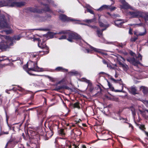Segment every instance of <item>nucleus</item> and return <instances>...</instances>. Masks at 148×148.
Wrapping results in <instances>:
<instances>
[{"label": "nucleus", "instance_id": "obj_1", "mask_svg": "<svg viewBox=\"0 0 148 148\" xmlns=\"http://www.w3.org/2000/svg\"><path fill=\"white\" fill-rule=\"evenodd\" d=\"M21 36L20 35L15 36L13 38L6 36L5 35L0 34V38L2 40L5 39L4 40H2L0 43V49H5L10 47L13 45V42L15 40H19Z\"/></svg>", "mask_w": 148, "mask_h": 148}, {"label": "nucleus", "instance_id": "obj_2", "mask_svg": "<svg viewBox=\"0 0 148 148\" xmlns=\"http://www.w3.org/2000/svg\"><path fill=\"white\" fill-rule=\"evenodd\" d=\"M43 2H41V4L45 5V8L44 9L39 10L38 9L34 8H28V10L34 13H41L44 11H49L50 10L49 8L47 5H46L44 3H52L53 2L51 0H42Z\"/></svg>", "mask_w": 148, "mask_h": 148}, {"label": "nucleus", "instance_id": "obj_3", "mask_svg": "<svg viewBox=\"0 0 148 148\" xmlns=\"http://www.w3.org/2000/svg\"><path fill=\"white\" fill-rule=\"evenodd\" d=\"M66 34L68 37L67 40L69 42H73V40H77L81 39V36L76 33L67 31H62L58 33Z\"/></svg>", "mask_w": 148, "mask_h": 148}, {"label": "nucleus", "instance_id": "obj_4", "mask_svg": "<svg viewBox=\"0 0 148 148\" xmlns=\"http://www.w3.org/2000/svg\"><path fill=\"white\" fill-rule=\"evenodd\" d=\"M29 65H23V68L29 75L33 76H39L32 73V71L38 72H42L45 71L43 68H40L38 65H34L33 67L31 68L28 67Z\"/></svg>", "mask_w": 148, "mask_h": 148}, {"label": "nucleus", "instance_id": "obj_5", "mask_svg": "<svg viewBox=\"0 0 148 148\" xmlns=\"http://www.w3.org/2000/svg\"><path fill=\"white\" fill-rule=\"evenodd\" d=\"M36 40L38 41V46L39 47L41 48L45 49L46 51H40V52H43L44 53L41 55H44L45 54H47L49 52V51L48 50V47L45 44V43L44 41H42V42L41 40H40L39 38H36Z\"/></svg>", "mask_w": 148, "mask_h": 148}, {"label": "nucleus", "instance_id": "obj_6", "mask_svg": "<svg viewBox=\"0 0 148 148\" xmlns=\"http://www.w3.org/2000/svg\"><path fill=\"white\" fill-rule=\"evenodd\" d=\"M36 110L38 119L43 121L46 117V112L44 111L42 108H38Z\"/></svg>", "mask_w": 148, "mask_h": 148}, {"label": "nucleus", "instance_id": "obj_7", "mask_svg": "<svg viewBox=\"0 0 148 148\" xmlns=\"http://www.w3.org/2000/svg\"><path fill=\"white\" fill-rule=\"evenodd\" d=\"M59 122L58 121L55 122H53L52 124H49V127L51 133L50 136H51L53 134V131L56 129H58L59 128Z\"/></svg>", "mask_w": 148, "mask_h": 148}, {"label": "nucleus", "instance_id": "obj_8", "mask_svg": "<svg viewBox=\"0 0 148 148\" xmlns=\"http://www.w3.org/2000/svg\"><path fill=\"white\" fill-rule=\"evenodd\" d=\"M60 19L62 21H77L74 19L70 17H68L66 15L62 14H60L59 16Z\"/></svg>", "mask_w": 148, "mask_h": 148}, {"label": "nucleus", "instance_id": "obj_9", "mask_svg": "<svg viewBox=\"0 0 148 148\" xmlns=\"http://www.w3.org/2000/svg\"><path fill=\"white\" fill-rule=\"evenodd\" d=\"M99 26L100 27H105V28L101 30H99V29H97V34L99 37H100V35L101 36L103 31L106 30V28L108 27V25L104 24L103 23L100 22H99Z\"/></svg>", "mask_w": 148, "mask_h": 148}, {"label": "nucleus", "instance_id": "obj_10", "mask_svg": "<svg viewBox=\"0 0 148 148\" xmlns=\"http://www.w3.org/2000/svg\"><path fill=\"white\" fill-rule=\"evenodd\" d=\"M119 2L122 4V5H120L121 8L124 9H132V8L128 3L125 1V0H120Z\"/></svg>", "mask_w": 148, "mask_h": 148}, {"label": "nucleus", "instance_id": "obj_11", "mask_svg": "<svg viewBox=\"0 0 148 148\" xmlns=\"http://www.w3.org/2000/svg\"><path fill=\"white\" fill-rule=\"evenodd\" d=\"M105 8L110 9V11H113L115 10L116 9V8L115 7H112L111 5H104L102 6L98 10H101Z\"/></svg>", "mask_w": 148, "mask_h": 148}, {"label": "nucleus", "instance_id": "obj_12", "mask_svg": "<svg viewBox=\"0 0 148 148\" xmlns=\"http://www.w3.org/2000/svg\"><path fill=\"white\" fill-rule=\"evenodd\" d=\"M141 12L138 11H136L129 12V13L132 18L140 17Z\"/></svg>", "mask_w": 148, "mask_h": 148}, {"label": "nucleus", "instance_id": "obj_13", "mask_svg": "<svg viewBox=\"0 0 148 148\" xmlns=\"http://www.w3.org/2000/svg\"><path fill=\"white\" fill-rule=\"evenodd\" d=\"M127 60L130 63L133 64H139L140 65H142L140 64L139 61L136 60L135 58L133 57L128 58L127 59Z\"/></svg>", "mask_w": 148, "mask_h": 148}, {"label": "nucleus", "instance_id": "obj_14", "mask_svg": "<svg viewBox=\"0 0 148 148\" xmlns=\"http://www.w3.org/2000/svg\"><path fill=\"white\" fill-rule=\"evenodd\" d=\"M69 106L71 109L77 108L78 109H80V108L79 106V103L78 101H77L74 103H73L70 102L69 104Z\"/></svg>", "mask_w": 148, "mask_h": 148}, {"label": "nucleus", "instance_id": "obj_15", "mask_svg": "<svg viewBox=\"0 0 148 148\" xmlns=\"http://www.w3.org/2000/svg\"><path fill=\"white\" fill-rule=\"evenodd\" d=\"M127 21L126 20H122L119 19L118 20H117L114 21L115 25L119 27H121L122 26L123 24L127 22Z\"/></svg>", "mask_w": 148, "mask_h": 148}, {"label": "nucleus", "instance_id": "obj_16", "mask_svg": "<svg viewBox=\"0 0 148 148\" xmlns=\"http://www.w3.org/2000/svg\"><path fill=\"white\" fill-rule=\"evenodd\" d=\"M140 17L144 18L146 23L148 25V13H147L141 12Z\"/></svg>", "mask_w": 148, "mask_h": 148}, {"label": "nucleus", "instance_id": "obj_17", "mask_svg": "<svg viewBox=\"0 0 148 148\" xmlns=\"http://www.w3.org/2000/svg\"><path fill=\"white\" fill-rule=\"evenodd\" d=\"M65 89L69 90L71 89L68 86L64 85L57 86L56 87V90L57 91H58L61 90H64Z\"/></svg>", "mask_w": 148, "mask_h": 148}, {"label": "nucleus", "instance_id": "obj_18", "mask_svg": "<svg viewBox=\"0 0 148 148\" xmlns=\"http://www.w3.org/2000/svg\"><path fill=\"white\" fill-rule=\"evenodd\" d=\"M90 47L91 49L90 50L88 49H86L87 53H92V51H93L98 53H101L100 50L99 49L94 48L91 46H90Z\"/></svg>", "mask_w": 148, "mask_h": 148}, {"label": "nucleus", "instance_id": "obj_19", "mask_svg": "<svg viewBox=\"0 0 148 148\" xmlns=\"http://www.w3.org/2000/svg\"><path fill=\"white\" fill-rule=\"evenodd\" d=\"M139 111L140 112V114L145 119H147L148 118V110H145L143 111L139 110Z\"/></svg>", "mask_w": 148, "mask_h": 148}, {"label": "nucleus", "instance_id": "obj_20", "mask_svg": "<svg viewBox=\"0 0 148 148\" xmlns=\"http://www.w3.org/2000/svg\"><path fill=\"white\" fill-rule=\"evenodd\" d=\"M143 30L144 31L143 32H139L138 33L135 32L134 34L137 36H143L145 35L147 33L146 29L144 27L143 28Z\"/></svg>", "mask_w": 148, "mask_h": 148}, {"label": "nucleus", "instance_id": "obj_21", "mask_svg": "<svg viewBox=\"0 0 148 148\" xmlns=\"http://www.w3.org/2000/svg\"><path fill=\"white\" fill-rule=\"evenodd\" d=\"M16 145V144H15L14 142L12 140V138H10L9 140L6 144L5 148H7L8 145H11V146H14Z\"/></svg>", "mask_w": 148, "mask_h": 148}, {"label": "nucleus", "instance_id": "obj_22", "mask_svg": "<svg viewBox=\"0 0 148 148\" xmlns=\"http://www.w3.org/2000/svg\"><path fill=\"white\" fill-rule=\"evenodd\" d=\"M54 70L57 71H61L63 72H66L68 71V70L67 69H64L61 66L58 67L56 68Z\"/></svg>", "mask_w": 148, "mask_h": 148}, {"label": "nucleus", "instance_id": "obj_23", "mask_svg": "<svg viewBox=\"0 0 148 148\" xmlns=\"http://www.w3.org/2000/svg\"><path fill=\"white\" fill-rule=\"evenodd\" d=\"M36 108H32L29 109L28 110L25 109L23 108H22L21 109L20 112L21 114L23 113L25 116L27 115L26 113L28 112L29 110H32Z\"/></svg>", "mask_w": 148, "mask_h": 148}, {"label": "nucleus", "instance_id": "obj_24", "mask_svg": "<svg viewBox=\"0 0 148 148\" xmlns=\"http://www.w3.org/2000/svg\"><path fill=\"white\" fill-rule=\"evenodd\" d=\"M140 90L142 91L143 94H146L148 93V88L145 86H141L140 87Z\"/></svg>", "mask_w": 148, "mask_h": 148}, {"label": "nucleus", "instance_id": "obj_25", "mask_svg": "<svg viewBox=\"0 0 148 148\" xmlns=\"http://www.w3.org/2000/svg\"><path fill=\"white\" fill-rule=\"evenodd\" d=\"M58 132L59 134L62 137L66 135V134L65 133L64 131V130L62 128L60 129L58 131Z\"/></svg>", "mask_w": 148, "mask_h": 148}, {"label": "nucleus", "instance_id": "obj_26", "mask_svg": "<svg viewBox=\"0 0 148 148\" xmlns=\"http://www.w3.org/2000/svg\"><path fill=\"white\" fill-rule=\"evenodd\" d=\"M111 79L115 83H119L121 85L123 84V82L121 79L119 80H116L113 78H111Z\"/></svg>", "mask_w": 148, "mask_h": 148}, {"label": "nucleus", "instance_id": "obj_27", "mask_svg": "<svg viewBox=\"0 0 148 148\" xmlns=\"http://www.w3.org/2000/svg\"><path fill=\"white\" fill-rule=\"evenodd\" d=\"M12 32V29H10L7 30H3L0 32V33L2 34L4 33H5L6 34H9Z\"/></svg>", "mask_w": 148, "mask_h": 148}, {"label": "nucleus", "instance_id": "obj_28", "mask_svg": "<svg viewBox=\"0 0 148 148\" xmlns=\"http://www.w3.org/2000/svg\"><path fill=\"white\" fill-rule=\"evenodd\" d=\"M69 74L71 76H73L78 75L79 74V73L77 71H74L69 72Z\"/></svg>", "mask_w": 148, "mask_h": 148}, {"label": "nucleus", "instance_id": "obj_29", "mask_svg": "<svg viewBox=\"0 0 148 148\" xmlns=\"http://www.w3.org/2000/svg\"><path fill=\"white\" fill-rule=\"evenodd\" d=\"M130 90L132 94L135 95L136 94V92L137 90L135 87H132L130 88Z\"/></svg>", "mask_w": 148, "mask_h": 148}, {"label": "nucleus", "instance_id": "obj_30", "mask_svg": "<svg viewBox=\"0 0 148 148\" xmlns=\"http://www.w3.org/2000/svg\"><path fill=\"white\" fill-rule=\"evenodd\" d=\"M32 139H35V140L38 141V140L40 139L39 136L38 134H37L35 136H33L32 138Z\"/></svg>", "mask_w": 148, "mask_h": 148}, {"label": "nucleus", "instance_id": "obj_31", "mask_svg": "<svg viewBox=\"0 0 148 148\" xmlns=\"http://www.w3.org/2000/svg\"><path fill=\"white\" fill-rule=\"evenodd\" d=\"M10 138H12V140L14 142L15 144H17L19 142V141H18V139L17 138V137H13L12 135Z\"/></svg>", "mask_w": 148, "mask_h": 148}, {"label": "nucleus", "instance_id": "obj_32", "mask_svg": "<svg viewBox=\"0 0 148 148\" xmlns=\"http://www.w3.org/2000/svg\"><path fill=\"white\" fill-rule=\"evenodd\" d=\"M80 80L82 82H84L86 83H87L89 84L90 82V81L89 80L87 79L86 78H82Z\"/></svg>", "mask_w": 148, "mask_h": 148}, {"label": "nucleus", "instance_id": "obj_33", "mask_svg": "<svg viewBox=\"0 0 148 148\" xmlns=\"http://www.w3.org/2000/svg\"><path fill=\"white\" fill-rule=\"evenodd\" d=\"M121 66L125 71H127L129 68L128 65H121Z\"/></svg>", "mask_w": 148, "mask_h": 148}, {"label": "nucleus", "instance_id": "obj_34", "mask_svg": "<svg viewBox=\"0 0 148 148\" xmlns=\"http://www.w3.org/2000/svg\"><path fill=\"white\" fill-rule=\"evenodd\" d=\"M107 82L108 83V85L109 86V88H110L111 90L113 91V90H114V87L112 86L111 84L108 81H107Z\"/></svg>", "mask_w": 148, "mask_h": 148}, {"label": "nucleus", "instance_id": "obj_35", "mask_svg": "<svg viewBox=\"0 0 148 148\" xmlns=\"http://www.w3.org/2000/svg\"><path fill=\"white\" fill-rule=\"evenodd\" d=\"M39 134L41 136H43L44 134V132L42 129H40L38 131Z\"/></svg>", "mask_w": 148, "mask_h": 148}, {"label": "nucleus", "instance_id": "obj_36", "mask_svg": "<svg viewBox=\"0 0 148 148\" xmlns=\"http://www.w3.org/2000/svg\"><path fill=\"white\" fill-rule=\"evenodd\" d=\"M69 148H79V147L75 144H73L72 145L69 146Z\"/></svg>", "mask_w": 148, "mask_h": 148}, {"label": "nucleus", "instance_id": "obj_37", "mask_svg": "<svg viewBox=\"0 0 148 148\" xmlns=\"http://www.w3.org/2000/svg\"><path fill=\"white\" fill-rule=\"evenodd\" d=\"M32 143H30L29 142V143H27L26 145L27 148H33V147L32 146Z\"/></svg>", "mask_w": 148, "mask_h": 148}, {"label": "nucleus", "instance_id": "obj_38", "mask_svg": "<svg viewBox=\"0 0 148 148\" xmlns=\"http://www.w3.org/2000/svg\"><path fill=\"white\" fill-rule=\"evenodd\" d=\"M64 35H62L58 39L59 40L66 39V36L65 35L66 34H64Z\"/></svg>", "mask_w": 148, "mask_h": 148}, {"label": "nucleus", "instance_id": "obj_39", "mask_svg": "<svg viewBox=\"0 0 148 148\" xmlns=\"http://www.w3.org/2000/svg\"><path fill=\"white\" fill-rule=\"evenodd\" d=\"M32 30H38L40 31H47L49 29L47 28H39L38 29H33Z\"/></svg>", "mask_w": 148, "mask_h": 148}, {"label": "nucleus", "instance_id": "obj_40", "mask_svg": "<svg viewBox=\"0 0 148 148\" xmlns=\"http://www.w3.org/2000/svg\"><path fill=\"white\" fill-rule=\"evenodd\" d=\"M93 19H86L84 21L85 22L88 23H91L93 21Z\"/></svg>", "mask_w": 148, "mask_h": 148}, {"label": "nucleus", "instance_id": "obj_41", "mask_svg": "<svg viewBox=\"0 0 148 148\" xmlns=\"http://www.w3.org/2000/svg\"><path fill=\"white\" fill-rule=\"evenodd\" d=\"M5 114H6V121H7V122L8 125V127L9 128V130H10L11 129V127L10 125H9L8 124V116L7 112H6V111H5Z\"/></svg>", "mask_w": 148, "mask_h": 148}, {"label": "nucleus", "instance_id": "obj_42", "mask_svg": "<svg viewBox=\"0 0 148 148\" xmlns=\"http://www.w3.org/2000/svg\"><path fill=\"white\" fill-rule=\"evenodd\" d=\"M9 132L7 131L6 132H2L0 133V136L1 135H3V134H9Z\"/></svg>", "mask_w": 148, "mask_h": 148}, {"label": "nucleus", "instance_id": "obj_43", "mask_svg": "<svg viewBox=\"0 0 148 148\" xmlns=\"http://www.w3.org/2000/svg\"><path fill=\"white\" fill-rule=\"evenodd\" d=\"M87 11L88 12L90 13L91 14H94L93 11L91 9V8L88 9L87 10Z\"/></svg>", "mask_w": 148, "mask_h": 148}, {"label": "nucleus", "instance_id": "obj_44", "mask_svg": "<svg viewBox=\"0 0 148 148\" xmlns=\"http://www.w3.org/2000/svg\"><path fill=\"white\" fill-rule=\"evenodd\" d=\"M137 39L138 38L137 37L132 38L131 39V41L132 42H135Z\"/></svg>", "mask_w": 148, "mask_h": 148}, {"label": "nucleus", "instance_id": "obj_45", "mask_svg": "<svg viewBox=\"0 0 148 148\" xmlns=\"http://www.w3.org/2000/svg\"><path fill=\"white\" fill-rule=\"evenodd\" d=\"M85 8L87 9V10H88L90 8H92V7H91L88 4H86L85 6Z\"/></svg>", "mask_w": 148, "mask_h": 148}, {"label": "nucleus", "instance_id": "obj_46", "mask_svg": "<svg viewBox=\"0 0 148 148\" xmlns=\"http://www.w3.org/2000/svg\"><path fill=\"white\" fill-rule=\"evenodd\" d=\"M17 63L19 64H23V61L22 60H18L17 61Z\"/></svg>", "mask_w": 148, "mask_h": 148}, {"label": "nucleus", "instance_id": "obj_47", "mask_svg": "<svg viewBox=\"0 0 148 148\" xmlns=\"http://www.w3.org/2000/svg\"><path fill=\"white\" fill-rule=\"evenodd\" d=\"M140 129L142 130H143V129H145V126L143 125H140Z\"/></svg>", "mask_w": 148, "mask_h": 148}, {"label": "nucleus", "instance_id": "obj_48", "mask_svg": "<svg viewBox=\"0 0 148 148\" xmlns=\"http://www.w3.org/2000/svg\"><path fill=\"white\" fill-rule=\"evenodd\" d=\"M134 25H137L138 26H143V24L142 23H140L139 24H134Z\"/></svg>", "mask_w": 148, "mask_h": 148}, {"label": "nucleus", "instance_id": "obj_49", "mask_svg": "<svg viewBox=\"0 0 148 148\" xmlns=\"http://www.w3.org/2000/svg\"><path fill=\"white\" fill-rule=\"evenodd\" d=\"M129 33L130 34H133L132 32V29L131 28L129 29Z\"/></svg>", "mask_w": 148, "mask_h": 148}, {"label": "nucleus", "instance_id": "obj_50", "mask_svg": "<svg viewBox=\"0 0 148 148\" xmlns=\"http://www.w3.org/2000/svg\"><path fill=\"white\" fill-rule=\"evenodd\" d=\"M14 89V88H12V89H11L10 90H6L5 91V92L6 93H8V94H10V93L9 92V91L12 90H13V89Z\"/></svg>", "mask_w": 148, "mask_h": 148}, {"label": "nucleus", "instance_id": "obj_51", "mask_svg": "<svg viewBox=\"0 0 148 148\" xmlns=\"http://www.w3.org/2000/svg\"><path fill=\"white\" fill-rule=\"evenodd\" d=\"M137 58L139 59L140 58V60H142V56L140 54H139L138 55V56L137 57Z\"/></svg>", "mask_w": 148, "mask_h": 148}, {"label": "nucleus", "instance_id": "obj_52", "mask_svg": "<svg viewBox=\"0 0 148 148\" xmlns=\"http://www.w3.org/2000/svg\"><path fill=\"white\" fill-rule=\"evenodd\" d=\"M103 63L104 64H107L108 65L107 62L104 60H102Z\"/></svg>", "mask_w": 148, "mask_h": 148}, {"label": "nucleus", "instance_id": "obj_53", "mask_svg": "<svg viewBox=\"0 0 148 148\" xmlns=\"http://www.w3.org/2000/svg\"><path fill=\"white\" fill-rule=\"evenodd\" d=\"M120 120H125V121H127V119H125L123 117H120L119 118Z\"/></svg>", "mask_w": 148, "mask_h": 148}, {"label": "nucleus", "instance_id": "obj_54", "mask_svg": "<svg viewBox=\"0 0 148 148\" xmlns=\"http://www.w3.org/2000/svg\"><path fill=\"white\" fill-rule=\"evenodd\" d=\"M47 17H48L47 16V17L45 16V17H44L41 20V21H45V20H47Z\"/></svg>", "mask_w": 148, "mask_h": 148}, {"label": "nucleus", "instance_id": "obj_55", "mask_svg": "<svg viewBox=\"0 0 148 148\" xmlns=\"http://www.w3.org/2000/svg\"><path fill=\"white\" fill-rule=\"evenodd\" d=\"M123 89V86H122V89L121 90H116V92H123L122 91V90Z\"/></svg>", "mask_w": 148, "mask_h": 148}, {"label": "nucleus", "instance_id": "obj_56", "mask_svg": "<svg viewBox=\"0 0 148 148\" xmlns=\"http://www.w3.org/2000/svg\"><path fill=\"white\" fill-rule=\"evenodd\" d=\"M2 98H3V97H0V106H1L2 103V101H3Z\"/></svg>", "mask_w": 148, "mask_h": 148}, {"label": "nucleus", "instance_id": "obj_57", "mask_svg": "<svg viewBox=\"0 0 148 148\" xmlns=\"http://www.w3.org/2000/svg\"><path fill=\"white\" fill-rule=\"evenodd\" d=\"M91 27L92 28H95V29H98L97 26H91Z\"/></svg>", "mask_w": 148, "mask_h": 148}, {"label": "nucleus", "instance_id": "obj_58", "mask_svg": "<svg viewBox=\"0 0 148 148\" xmlns=\"http://www.w3.org/2000/svg\"><path fill=\"white\" fill-rule=\"evenodd\" d=\"M81 120L80 119H79V120L78 121H75L76 123H79V122L81 121Z\"/></svg>", "mask_w": 148, "mask_h": 148}, {"label": "nucleus", "instance_id": "obj_59", "mask_svg": "<svg viewBox=\"0 0 148 148\" xmlns=\"http://www.w3.org/2000/svg\"><path fill=\"white\" fill-rule=\"evenodd\" d=\"M99 74H103V75H107V74L106 73L104 72H100L99 73Z\"/></svg>", "mask_w": 148, "mask_h": 148}, {"label": "nucleus", "instance_id": "obj_60", "mask_svg": "<svg viewBox=\"0 0 148 148\" xmlns=\"http://www.w3.org/2000/svg\"><path fill=\"white\" fill-rule=\"evenodd\" d=\"M97 86L98 87V88L100 89V91H102V90L101 89V86L98 85H97Z\"/></svg>", "mask_w": 148, "mask_h": 148}, {"label": "nucleus", "instance_id": "obj_61", "mask_svg": "<svg viewBox=\"0 0 148 148\" xmlns=\"http://www.w3.org/2000/svg\"><path fill=\"white\" fill-rule=\"evenodd\" d=\"M44 103H45V104H46V103H47V99H46L44 97Z\"/></svg>", "mask_w": 148, "mask_h": 148}, {"label": "nucleus", "instance_id": "obj_62", "mask_svg": "<svg viewBox=\"0 0 148 148\" xmlns=\"http://www.w3.org/2000/svg\"><path fill=\"white\" fill-rule=\"evenodd\" d=\"M22 136H23V138H24V139H25L26 138V137L25 136V134L24 133H22Z\"/></svg>", "mask_w": 148, "mask_h": 148}, {"label": "nucleus", "instance_id": "obj_63", "mask_svg": "<svg viewBox=\"0 0 148 148\" xmlns=\"http://www.w3.org/2000/svg\"><path fill=\"white\" fill-rule=\"evenodd\" d=\"M28 32H24L23 33H24L26 35H29V34H27Z\"/></svg>", "mask_w": 148, "mask_h": 148}, {"label": "nucleus", "instance_id": "obj_64", "mask_svg": "<svg viewBox=\"0 0 148 148\" xmlns=\"http://www.w3.org/2000/svg\"><path fill=\"white\" fill-rule=\"evenodd\" d=\"M82 148H87L86 146L84 145H82ZM90 148H91V147H90Z\"/></svg>", "mask_w": 148, "mask_h": 148}]
</instances>
